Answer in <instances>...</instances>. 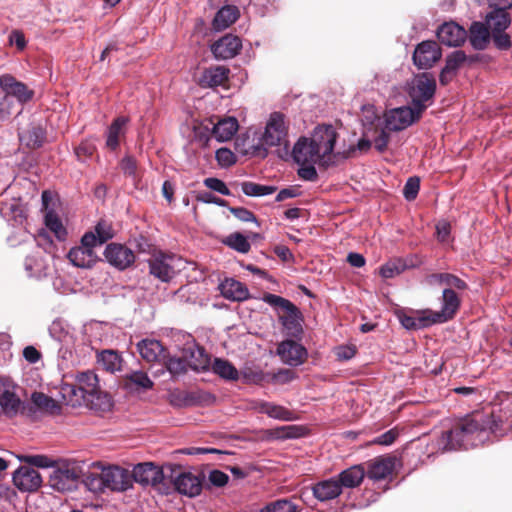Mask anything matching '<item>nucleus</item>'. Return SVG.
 Instances as JSON below:
<instances>
[{"mask_svg":"<svg viewBox=\"0 0 512 512\" xmlns=\"http://www.w3.org/2000/svg\"><path fill=\"white\" fill-rule=\"evenodd\" d=\"M512 431V414L508 408H499L491 413L475 412L457 422L445 432L439 445L443 451L469 449L486 442L500 439Z\"/></svg>","mask_w":512,"mask_h":512,"instance_id":"obj_1","label":"nucleus"},{"mask_svg":"<svg viewBox=\"0 0 512 512\" xmlns=\"http://www.w3.org/2000/svg\"><path fill=\"white\" fill-rule=\"evenodd\" d=\"M288 126L282 113L274 112L270 115L265 130L260 138L261 143L253 146V155L265 158L268 154L266 147L284 146L286 155L289 153Z\"/></svg>","mask_w":512,"mask_h":512,"instance_id":"obj_2","label":"nucleus"},{"mask_svg":"<svg viewBox=\"0 0 512 512\" xmlns=\"http://www.w3.org/2000/svg\"><path fill=\"white\" fill-rule=\"evenodd\" d=\"M90 490L123 492L132 487V477L127 469L119 466H109L102 469L100 474H90L86 478Z\"/></svg>","mask_w":512,"mask_h":512,"instance_id":"obj_3","label":"nucleus"},{"mask_svg":"<svg viewBox=\"0 0 512 512\" xmlns=\"http://www.w3.org/2000/svg\"><path fill=\"white\" fill-rule=\"evenodd\" d=\"M75 385L69 387L70 393L83 399L84 402L95 407L105 409L111 405L110 398L99 387V379L95 372L87 370L76 375Z\"/></svg>","mask_w":512,"mask_h":512,"instance_id":"obj_4","label":"nucleus"},{"mask_svg":"<svg viewBox=\"0 0 512 512\" xmlns=\"http://www.w3.org/2000/svg\"><path fill=\"white\" fill-rule=\"evenodd\" d=\"M436 91V81L432 74L424 72L415 75L408 82L407 92L412 105L425 111L428 102H431Z\"/></svg>","mask_w":512,"mask_h":512,"instance_id":"obj_5","label":"nucleus"},{"mask_svg":"<svg viewBox=\"0 0 512 512\" xmlns=\"http://www.w3.org/2000/svg\"><path fill=\"white\" fill-rule=\"evenodd\" d=\"M18 138L21 146L31 150L39 149L46 141V130L39 120L29 118L18 127Z\"/></svg>","mask_w":512,"mask_h":512,"instance_id":"obj_6","label":"nucleus"},{"mask_svg":"<svg viewBox=\"0 0 512 512\" xmlns=\"http://www.w3.org/2000/svg\"><path fill=\"white\" fill-rule=\"evenodd\" d=\"M423 112L414 105L391 109L385 114V128L389 131H401L417 121Z\"/></svg>","mask_w":512,"mask_h":512,"instance_id":"obj_7","label":"nucleus"},{"mask_svg":"<svg viewBox=\"0 0 512 512\" xmlns=\"http://www.w3.org/2000/svg\"><path fill=\"white\" fill-rule=\"evenodd\" d=\"M176 261L174 255L154 253L147 261L149 273L161 282H170L177 274Z\"/></svg>","mask_w":512,"mask_h":512,"instance_id":"obj_8","label":"nucleus"},{"mask_svg":"<svg viewBox=\"0 0 512 512\" xmlns=\"http://www.w3.org/2000/svg\"><path fill=\"white\" fill-rule=\"evenodd\" d=\"M442 51L439 45L433 40H426L419 43L413 53V63L418 69H430L440 60Z\"/></svg>","mask_w":512,"mask_h":512,"instance_id":"obj_9","label":"nucleus"},{"mask_svg":"<svg viewBox=\"0 0 512 512\" xmlns=\"http://www.w3.org/2000/svg\"><path fill=\"white\" fill-rule=\"evenodd\" d=\"M337 139V133L332 125L317 126L314 129L311 143L319 156L323 159L331 154Z\"/></svg>","mask_w":512,"mask_h":512,"instance_id":"obj_10","label":"nucleus"},{"mask_svg":"<svg viewBox=\"0 0 512 512\" xmlns=\"http://www.w3.org/2000/svg\"><path fill=\"white\" fill-rule=\"evenodd\" d=\"M131 477L132 482L135 481L142 486L156 487L162 483L164 473L159 466L152 462H144L134 466Z\"/></svg>","mask_w":512,"mask_h":512,"instance_id":"obj_11","label":"nucleus"},{"mask_svg":"<svg viewBox=\"0 0 512 512\" xmlns=\"http://www.w3.org/2000/svg\"><path fill=\"white\" fill-rule=\"evenodd\" d=\"M104 256L109 264L119 270H125L135 262V254L128 247L111 243L108 244L104 251Z\"/></svg>","mask_w":512,"mask_h":512,"instance_id":"obj_12","label":"nucleus"},{"mask_svg":"<svg viewBox=\"0 0 512 512\" xmlns=\"http://www.w3.org/2000/svg\"><path fill=\"white\" fill-rule=\"evenodd\" d=\"M460 298L453 289L444 288L441 299V310L433 312L431 314L434 319L432 321L436 323H445L451 320L458 309L460 308Z\"/></svg>","mask_w":512,"mask_h":512,"instance_id":"obj_13","label":"nucleus"},{"mask_svg":"<svg viewBox=\"0 0 512 512\" xmlns=\"http://www.w3.org/2000/svg\"><path fill=\"white\" fill-rule=\"evenodd\" d=\"M277 354L289 366H299L306 358V349L294 340H285L279 343Z\"/></svg>","mask_w":512,"mask_h":512,"instance_id":"obj_14","label":"nucleus"},{"mask_svg":"<svg viewBox=\"0 0 512 512\" xmlns=\"http://www.w3.org/2000/svg\"><path fill=\"white\" fill-rule=\"evenodd\" d=\"M0 87L7 95H11L13 100L16 99L20 105L30 101L34 96L33 90L29 89L24 83L17 81L11 75L0 77Z\"/></svg>","mask_w":512,"mask_h":512,"instance_id":"obj_15","label":"nucleus"},{"mask_svg":"<svg viewBox=\"0 0 512 512\" xmlns=\"http://www.w3.org/2000/svg\"><path fill=\"white\" fill-rule=\"evenodd\" d=\"M13 483L21 491L33 492L41 487L42 477L32 467L22 466L13 473Z\"/></svg>","mask_w":512,"mask_h":512,"instance_id":"obj_16","label":"nucleus"},{"mask_svg":"<svg viewBox=\"0 0 512 512\" xmlns=\"http://www.w3.org/2000/svg\"><path fill=\"white\" fill-rule=\"evenodd\" d=\"M438 40L448 47L462 45L466 38V30L455 22L443 23L437 30Z\"/></svg>","mask_w":512,"mask_h":512,"instance_id":"obj_17","label":"nucleus"},{"mask_svg":"<svg viewBox=\"0 0 512 512\" xmlns=\"http://www.w3.org/2000/svg\"><path fill=\"white\" fill-rule=\"evenodd\" d=\"M0 407L2 413L8 418H14L19 414L29 413L33 411L32 407L21 399L12 391L4 390L0 394Z\"/></svg>","mask_w":512,"mask_h":512,"instance_id":"obj_18","label":"nucleus"},{"mask_svg":"<svg viewBox=\"0 0 512 512\" xmlns=\"http://www.w3.org/2000/svg\"><path fill=\"white\" fill-rule=\"evenodd\" d=\"M242 47V43L239 37L228 34L216 41L212 46L211 50L217 59H231L236 56Z\"/></svg>","mask_w":512,"mask_h":512,"instance_id":"obj_19","label":"nucleus"},{"mask_svg":"<svg viewBox=\"0 0 512 512\" xmlns=\"http://www.w3.org/2000/svg\"><path fill=\"white\" fill-rule=\"evenodd\" d=\"M171 397V403L179 407L200 405L215 400L211 393L203 390L178 391L173 393Z\"/></svg>","mask_w":512,"mask_h":512,"instance_id":"obj_20","label":"nucleus"},{"mask_svg":"<svg viewBox=\"0 0 512 512\" xmlns=\"http://www.w3.org/2000/svg\"><path fill=\"white\" fill-rule=\"evenodd\" d=\"M202 478L191 472H182L174 479L175 489L182 495L195 497L202 490Z\"/></svg>","mask_w":512,"mask_h":512,"instance_id":"obj_21","label":"nucleus"},{"mask_svg":"<svg viewBox=\"0 0 512 512\" xmlns=\"http://www.w3.org/2000/svg\"><path fill=\"white\" fill-rule=\"evenodd\" d=\"M291 156L298 165L317 163L318 160L322 159L311 141L306 137L298 139L292 149Z\"/></svg>","mask_w":512,"mask_h":512,"instance_id":"obj_22","label":"nucleus"},{"mask_svg":"<svg viewBox=\"0 0 512 512\" xmlns=\"http://www.w3.org/2000/svg\"><path fill=\"white\" fill-rule=\"evenodd\" d=\"M230 70L224 66H213L206 68L198 79L202 88H216L223 86L229 78Z\"/></svg>","mask_w":512,"mask_h":512,"instance_id":"obj_23","label":"nucleus"},{"mask_svg":"<svg viewBox=\"0 0 512 512\" xmlns=\"http://www.w3.org/2000/svg\"><path fill=\"white\" fill-rule=\"evenodd\" d=\"M137 350L141 357L149 362H162L166 359L165 349L156 339H143L137 343Z\"/></svg>","mask_w":512,"mask_h":512,"instance_id":"obj_24","label":"nucleus"},{"mask_svg":"<svg viewBox=\"0 0 512 512\" xmlns=\"http://www.w3.org/2000/svg\"><path fill=\"white\" fill-rule=\"evenodd\" d=\"M424 283L429 287L446 286V288L465 290L467 283L451 273H433L424 278Z\"/></svg>","mask_w":512,"mask_h":512,"instance_id":"obj_25","label":"nucleus"},{"mask_svg":"<svg viewBox=\"0 0 512 512\" xmlns=\"http://www.w3.org/2000/svg\"><path fill=\"white\" fill-rule=\"evenodd\" d=\"M185 357L188 366L197 372L206 371L211 366L210 356L206 353L204 348L199 346H192L185 349Z\"/></svg>","mask_w":512,"mask_h":512,"instance_id":"obj_26","label":"nucleus"},{"mask_svg":"<svg viewBox=\"0 0 512 512\" xmlns=\"http://www.w3.org/2000/svg\"><path fill=\"white\" fill-rule=\"evenodd\" d=\"M312 491L314 497L321 502L335 499L342 492L341 485L335 477L316 483Z\"/></svg>","mask_w":512,"mask_h":512,"instance_id":"obj_27","label":"nucleus"},{"mask_svg":"<svg viewBox=\"0 0 512 512\" xmlns=\"http://www.w3.org/2000/svg\"><path fill=\"white\" fill-rule=\"evenodd\" d=\"M50 486L57 491H71L76 487V475L68 469H58L50 475Z\"/></svg>","mask_w":512,"mask_h":512,"instance_id":"obj_28","label":"nucleus"},{"mask_svg":"<svg viewBox=\"0 0 512 512\" xmlns=\"http://www.w3.org/2000/svg\"><path fill=\"white\" fill-rule=\"evenodd\" d=\"M238 127V121L235 117L222 118L214 124L212 135L218 142H226L232 139Z\"/></svg>","mask_w":512,"mask_h":512,"instance_id":"obj_29","label":"nucleus"},{"mask_svg":"<svg viewBox=\"0 0 512 512\" xmlns=\"http://www.w3.org/2000/svg\"><path fill=\"white\" fill-rule=\"evenodd\" d=\"M491 32L482 22H473L469 28V41L476 50H484L490 42Z\"/></svg>","mask_w":512,"mask_h":512,"instance_id":"obj_30","label":"nucleus"},{"mask_svg":"<svg viewBox=\"0 0 512 512\" xmlns=\"http://www.w3.org/2000/svg\"><path fill=\"white\" fill-rule=\"evenodd\" d=\"M279 321L281 322L286 334L289 336L296 337L303 331L301 313L296 306L282 315H279Z\"/></svg>","mask_w":512,"mask_h":512,"instance_id":"obj_31","label":"nucleus"},{"mask_svg":"<svg viewBox=\"0 0 512 512\" xmlns=\"http://www.w3.org/2000/svg\"><path fill=\"white\" fill-rule=\"evenodd\" d=\"M221 292L225 298L233 301H244L249 298L248 288L233 278L226 279L221 284Z\"/></svg>","mask_w":512,"mask_h":512,"instance_id":"obj_32","label":"nucleus"},{"mask_svg":"<svg viewBox=\"0 0 512 512\" xmlns=\"http://www.w3.org/2000/svg\"><path fill=\"white\" fill-rule=\"evenodd\" d=\"M24 268L29 277L41 278L46 275L47 262L43 253L39 250L28 255L24 262Z\"/></svg>","mask_w":512,"mask_h":512,"instance_id":"obj_33","label":"nucleus"},{"mask_svg":"<svg viewBox=\"0 0 512 512\" xmlns=\"http://www.w3.org/2000/svg\"><path fill=\"white\" fill-rule=\"evenodd\" d=\"M68 259L76 267L90 268L96 261V255L94 250H88V248L78 246L69 251Z\"/></svg>","mask_w":512,"mask_h":512,"instance_id":"obj_34","label":"nucleus"},{"mask_svg":"<svg viewBox=\"0 0 512 512\" xmlns=\"http://www.w3.org/2000/svg\"><path fill=\"white\" fill-rule=\"evenodd\" d=\"M394 466L395 462L391 457L377 458L369 465L368 477L373 480L385 479L392 473Z\"/></svg>","mask_w":512,"mask_h":512,"instance_id":"obj_35","label":"nucleus"},{"mask_svg":"<svg viewBox=\"0 0 512 512\" xmlns=\"http://www.w3.org/2000/svg\"><path fill=\"white\" fill-rule=\"evenodd\" d=\"M365 476L364 469L359 466H352L344 471H342L337 478L338 483L341 485V489L345 488H355L360 485Z\"/></svg>","mask_w":512,"mask_h":512,"instance_id":"obj_36","label":"nucleus"},{"mask_svg":"<svg viewBox=\"0 0 512 512\" xmlns=\"http://www.w3.org/2000/svg\"><path fill=\"white\" fill-rule=\"evenodd\" d=\"M125 386L131 390L147 391L153 388L154 383L147 373L135 370L126 375Z\"/></svg>","mask_w":512,"mask_h":512,"instance_id":"obj_37","label":"nucleus"},{"mask_svg":"<svg viewBox=\"0 0 512 512\" xmlns=\"http://www.w3.org/2000/svg\"><path fill=\"white\" fill-rule=\"evenodd\" d=\"M211 370L214 374L226 381H236L239 378L237 368L226 359L215 358L211 364Z\"/></svg>","mask_w":512,"mask_h":512,"instance_id":"obj_38","label":"nucleus"},{"mask_svg":"<svg viewBox=\"0 0 512 512\" xmlns=\"http://www.w3.org/2000/svg\"><path fill=\"white\" fill-rule=\"evenodd\" d=\"M486 23L489 31L493 32H504L511 24V19L507 11H500L493 9L486 16Z\"/></svg>","mask_w":512,"mask_h":512,"instance_id":"obj_39","label":"nucleus"},{"mask_svg":"<svg viewBox=\"0 0 512 512\" xmlns=\"http://www.w3.org/2000/svg\"><path fill=\"white\" fill-rule=\"evenodd\" d=\"M238 18V9L235 6H224L215 15L213 19V28L221 31L233 24Z\"/></svg>","mask_w":512,"mask_h":512,"instance_id":"obj_40","label":"nucleus"},{"mask_svg":"<svg viewBox=\"0 0 512 512\" xmlns=\"http://www.w3.org/2000/svg\"><path fill=\"white\" fill-rule=\"evenodd\" d=\"M97 362L108 372L115 373L122 369L123 359L118 351L102 350L97 354Z\"/></svg>","mask_w":512,"mask_h":512,"instance_id":"obj_41","label":"nucleus"},{"mask_svg":"<svg viewBox=\"0 0 512 512\" xmlns=\"http://www.w3.org/2000/svg\"><path fill=\"white\" fill-rule=\"evenodd\" d=\"M127 122L128 119L126 117H118L108 128L106 145L111 150H115L119 146V137L124 134V128Z\"/></svg>","mask_w":512,"mask_h":512,"instance_id":"obj_42","label":"nucleus"},{"mask_svg":"<svg viewBox=\"0 0 512 512\" xmlns=\"http://www.w3.org/2000/svg\"><path fill=\"white\" fill-rule=\"evenodd\" d=\"M260 412L281 421H293L296 419L294 412L269 402H264L260 405Z\"/></svg>","mask_w":512,"mask_h":512,"instance_id":"obj_43","label":"nucleus"},{"mask_svg":"<svg viewBox=\"0 0 512 512\" xmlns=\"http://www.w3.org/2000/svg\"><path fill=\"white\" fill-rule=\"evenodd\" d=\"M433 316L431 311L424 312L421 316H408L405 315L401 318V324L408 330H418L428 327L436 322L432 321Z\"/></svg>","mask_w":512,"mask_h":512,"instance_id":"obj_44","label":"nucleus"},{"mask_svg":"<svg viewBox=\"0 0 512 512\" xmlns=\"http://www.w3.org/2000/svg\"><path fill=\"white\" fill-rule=\"evenodd\" d=\"M31 401L36 408L47 411L50 414H56L61 409L58 403L53 398L41 392L32 393Z\"/></svg>","mask_w":512,"mask_h":512,"instance_id":"obj_45","label":"nucleus"},{"mask_svg":"<svg viewBox=\"0 0 512 512\" xmlns=\"http://www.w3.org/2000/svg\"><path fill=\"white\" fill-rule=\"evenodd\" d=\"M45 225L51 232L54 233L58 240H65L67 236V231L63 226L61 219L54 211H48L46 213Z\"/></svg>","mask_w":512,"mask_h":512,"instance_id":"obj_46","label":"nucleus"},{"mask_svg":"<svg viewBox=\"0 0 512 512\" xmlns=\"http://www.w3.org/2000/svg\"><path fill=\"white\" fill-rule=\"evenodd\" d=\"M223 243L231 249L243 254L248 253L251 248L247 237L239 232L229 234Z\"/></svg>","mask_w":512,"mask_h":512,"instance_id":"obj_47","label":"nucleus"},{"mask_svg":"<svg viewBox=\"0 0 512 512\" xmlns=\"http://www.w3.org/2000/svg\"><path fill=\"white\" fill-rule=\"evenodd\" d=\"M408 267L409 266L403 259H392L381 266L380 275L383 278H393L404 272Z\"/></svg>","mask_w":512,"mask_h":512,"instance_id":"obj_48","label":"nucleus"},{"mask_svg":"<svg viewBox=\"0 0 512 512\" xmlns=\"http://www.w3.org/2000/svg\"><path fill=\"white\" fill-rule=\"evenodd\" d=\"M242 192L246 196L258 197L266 196L274 193L276 188L274 186L261 185L254 182H243L241 184Z\"/></svg>","mask_w":512,"mask_h":512,"instance_id":"obj_49","label":"nucleus"},{"mask_svg":"<svg viewBox=\"0 0 512 512\" xmlns=\"http://www.w3.org/2000/svg\"><path fill=\"white\" fill-rule=\"evenodd\" d=\"M271 434L274 438L280 440L296 439L303 436L304 429L297 425H286L275 428Z\"/></svg>","mask_w":512,"mask_h":512,"instance_id":"obj_50","label":"nucleus"},{"mask_svg":"<svg viewBox=\"0 0 512 512\" xmlns=\"http://www.w3.org/2000/svg\"><path fill=\"white\" fill-rule=\"evenodd\" d=\"M262 300L269 304L271 307L275 308L277 311H282L283 313L296 306L288 299L271 293L264 294Z\"/></svg>","mask_w":512,"mask_h":512,"instance_id":"obj_51","label":"nucleus"},{"mask_svg":"<svg viewBox=\"0 0 512 512\" xmlns=\"http://www.w3.org/2000/svg\"><path fill=\"white\" fill-rule=\"evenodd\" d=\"M260 512H297V506L288 499H279L267 504Z\"/></svg>","mask_w":512,"mask_h":512,"instance_id":"obj_52","label":"nucleus"},{"mask_svg":"<svg viewBox=\"0 0 512 512\" xmlns=\"http://www.w3.org/2000/svg\"><path fill=\"white\" fill-rule=\"evenodd\" d=\"M49 334L59 342L66 341L69 337L68 326L60 319L54 320L49 326Z\"/></svg>","mask_w":512,"mask_h":512,"instance_id":"obj_53","label":"nucleus"},{"mask_svg":"<svg viewBox=\"0 0 512 512\" xmlns=\"http://www.w3.org/2000/svg\"><path fill=\"white\" fill-rule=\"evenodd\" d=\"M466 59L467 56L464 51L456 50L447 56L445 67H447V70H451L456 75L458 69L462 66Z\"/></svg>","mask_w":512,"mask_h":512,"instance_id":"obj_54","label":"nucleus"},{"mask_svg":"<svg viewBox=\"0 0 512 512\" xmlns=\"http://www.w3.org/2000/svg\"><path fill=\"white\" fill-rule=\"evenodd\" d=\"M95 234L98 237L99 245L104 244L114 236L111 225L103 220L99 221L95 226Z\"/></svg>","mask_w":512,"mask_h":512,"instance_id":"obj_55","label":"nucleus"},{"mask_svg":"<svg viewBox=\"0 0 512 512\" xmlns=\"http://www.w3.org/2000/svg\"><path fill=\"white\" fill-rule=\"evenodd\" d=\"M420 189V179L418 177H410L406 181L403 194L406 200L411 201L417 197Z\"/></svg>","mask_w":512,"mask_h":512,"instance_id":"obj_56","label":"nucleus"},{"mask_svg":"<svg viewBox=\"0 0 512 512\" xmlns=\"http://www.w3.org/2000/svg\"><path fill=\"white\" fill-rule=\"evenodd\" d=\"M490 39H492L494 46L499 50H509L512 45L511 37L505 31L491 33Z\"/></svg>","mask_w":512,"mask_h":512,"instance_id":"obj_57","label":"nucleus"},{"mask_svg":"<svg viewBox=\"0 0 512 512\" xmlns=\"http://www.w3.org/2000/svg\"><path fill=\"white\" fill-rule=\"evenodd\" d=\"M164 361H165L167 370L172 375H181L186 372V366L188 365L187 361H184L181 358H175V357L169 358L167 360L165 359Z\"/></svg>","mask_w":512,"mask_h":512,"instance_id":"obj_58","label":"nucleus"},{"mask_svg":"<svg viewBox=\"0 0 512 512\" xmlns=\"http://www.w3.org/2000/svg\"><path fill=\"white\" fill-rule=\"evenodd\" d=\"M216 160L221 167H229L236 161V156L228 148H220L216 151Z\"/></svg>","mask_w":512,"mask_h":512,"instance_id":"obj_59","label":"nucleus"},{"mask_svg":"<svg viewBox=\"0 0 512 512\" xmlns=\"http://www.w3.org/2000/svg\"><path fill=\"white\" fill-rule=\"evenodd\" d=\"M229 211L242 222H253L259 226L256 216L244 207H229Z\"/></svg>","mask_w":512,"mask_h":512,"instance_id":"obj_60","label":"nucleus"},{"mask_svg":"<svg viewBox=\"0 0 512 512\" xmlns=\"http://www.w3.org/2000/svg\"><path fill=\"white\" fill-rule=\"evenodd\" d=\"M15 100L11 95L0 97V120L7 119L14 112Z\"/></svg>","mask_w":512,"mask_h":512,"instance_id":"obj_61","label":"nucleus"},{"mask_svg":"<svg viewBox=\"0 0 512 512\" xmlns=\"http://www.w3.org/2000/svg\"><path fill=\"white\" fill-rule=\"evenodd\" d=\"M95 151V146L88 142L83 141L75 148V155L79 161L85 162L89 159Z\"/></svg>","mask_w":512,"mask_h":512,"instance_id":"obj_62","label":"nucleus"},{"mask_svg":"<svg viewBox=\"0 0 512 512\" xmlns=\"http://www.w3.org/2000/svg\"><path fill=\"white\" fill-rule=\"evenodd\" d=\"M204 185L213 190V191H216L222 195H225V196H228L230 195V190L228 189V187L226 186V184L218 179V178H214V177H209V178H206L204 180Z\"/></svg>","mask_w":512,"mask_h":512,"instance_id":"obj_63","label":"nucleus"},{"mask_svg":"<svg viewBox=\"0 0 512 512\" xmlns=\"http://www.w3.org/2000/svg\"><path fill=\"white\" fill-rule=\"evenodd\" d=\"M23 460L35 467L49 468L53 466V461L44 455H28L25 456Z\"/></svg>","mask_w":512,"mask_h":512,"instance_id":"obj_64","label":"nucleus"}]
</instances>
